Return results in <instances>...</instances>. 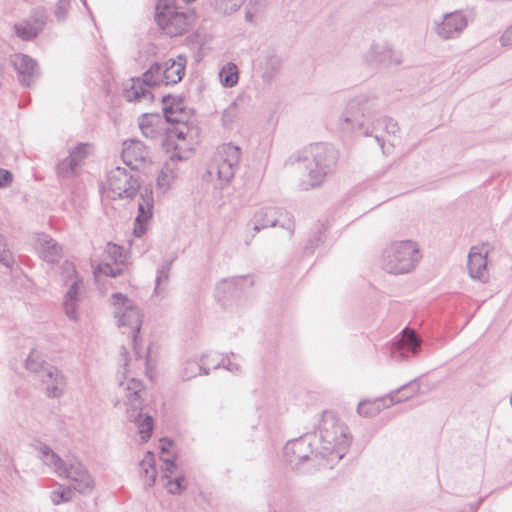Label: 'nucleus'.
I'll list each match as a JSON object with an SVG mask.
<instances>
[{"label": "nucleus", "mask_w": 512, "mask_h": 512, "mask_svg": "<svg viewBox=\"0 0 512 512\" xmlns=\"http://www.w3.org/2000/svg\"><path fill=\"white\" fill-rule=\"evenodd\" d=\"M422 259L419 245L413 240H396L388 243L381 253L382 269L392 275L412 272Z\"/></svg>", "instance_id": "8"}, {"label": "nucleus", "mask_w": 512, "mask_h": 512, "mask_svg": "<svg viewBox=\"0 0 512 512\" xmlns=\"http://www.w3.org/2000/svg\"><path fill=\"white\" fill-rule=\"evenodd\" d=\"M243 277H230L222 279L215 288V297L224 307H232L239 300L242 292Z\"/></svg>", "instance_id": "22"}, {"label": "nucleus", "mask_w": 512, "mask_h": 512, "mask_svg": "<svg viewBox=\"0 0 512 512\" xmlns=\"http://www.w3.org/2000/svg\"><path fill=\"white\" fill-rule=\"evenodd\" d=\"M122 160L131 170H140L151 162V152L141 141L130 139L123 143Z\"/></svg>", "instance_id": "19"}, {"label": "nucleus", "mask_w": 512, "mask_h": 512, "mask_svg": "<svg viewBox=\"0 0 512 512\" xmlns=\"http://www.w3.org/2000/svg\"><path fill=\"white\" fill-rule=\"evenodd\" d=\"M0 262L6 267H12V265L14 264V257L12 253L7 249L1 250Z\"/></svg>", "instance_id": "47"}, {"label": "nucleus", "mask_w": 512, "mask_h": 512, "mask_svg": "<svg viewBox=\"0 0 512 512\" xmlns=\"http://www.w3.org/2000/svg\"><path fill=\"white\" fill-rule=\"evenodd\" d=\"M500 43L502 46H512V24L501 35Z\"/></svg>", "instance_id": "48"}, {"label": "nucleus", "mask_w": 512, "mask_h": 512, "mask_svg": "<svg viewBox=\"0 0 512 512\" xmlns=\"http://www.w3.org/2000/svg\"><path fill=\"white\" fill-rule=\"evenodd\" d=\"M172 261H165L157 269L154 295L164 298L168 291Z\"/></svg>", "instance_id": "32"}, {"label": "nucleus", "mask_w": 512, "mask_h": 512, "mask_svg": "<svg viewBox=\"0 0 512 512\" xmlns=\"http://www.w3.org/2000/svg\"><path fill=\"white\" fill-rule=\"evenodd\" d=\"M253 231L258 233L268 227L279 226L290 232H294V220L289 213L279 207L266 206L257 210L252 218Z\"/></svg>", "instance_id": "14"}, {"label": "nucleus", "mask_w": 512, "mask_h": 512, "mask_svg": "<svg viewBox=\"0 0 512 512\" xmlns=\"http://www.w3.org/2000/svg\"><path fill=\"white\" fill-rule=\"evenodd\" d=\"M186 65L187 58L184 55H178L175 59L170 58L161 63H154L142 78H132L125 84L124 98L128 102L152 103L154 95L150 88L179 83L185 75Z\"/></svg>", "instance_id": "1"}, {"label": "nucleus", "mask_w": 512, "mask_h": 512, "mask_svg": "<svg viewBox=\"0 0 512 512\" xmlns=\"http://www.w3.org/2000/svg\"><path fill=\"white\" fill-rule=\"evenodd\" d=\"M173 446L171 441L161 440L160 450H161V460L163 461V471L164 477L169 478L172 474H174L176 470V464L174 461L173 453L170 451V448Z\"/></svg>", "instance_id": "34"}, {"label": "nucleus", "mask_w": 512, "mask_h": 512, "mask_svg": "<svg viewBox=\"0 0 512 512\" xmlns=\"http://www.w3.org/2000/svg\"><path fill=\"white\" fill-rule=\"evenodd\" d=\"M270 512H279L276 508H271Z\"/></svg>", "instance_id": "54"}, {"label": "nucleus", "mask_w": 512, "mask_h": 512, "mask_svg": "<svg viewBox=\"0 0 512 512\" xmlns=\"http://www.w3.org/2000/svg\"><path fill=\"white\" fill-rule=\"evenodd\" d=\"M113 318L123 333H130L133 339V349L136 361L147 364V354H142L138 347V333L140 332L143 314L140 308L122 293L111 296Z\"/></svg>", "instance_id": "9"}, {"label": "nucleus", "mask_w": 512, "mask_h": 512, "mask_svg": "<svg viewBox=\"0 0 512 512\" xmlns=\"http://www.w3.org/2000/svg\"><path fill=\"white\" fill-rule=\"evenodd\" d=\"M468 26V18L463 11L443 14L433 22V31L442 40H452L460 37Z\"/></svg>", "instance_id": "15"}, {"label": "nucleus", "mask_w": 512, "mask_h": 512, "mask_svg": "<svg viewBox=\"0 0 512 512\" xmlns=\"http://www.w3.org/2000/svg\"><path fill=\"white\" fill-rule=\"evenodd\" d=\"M221 363L225 369H227L231 372H236V371L240 370L239 364L232 362L229 358L222 357Z\"/></svg>", "instance_id": "50"}, {"label": "nucleus", "mask_w": 512, "mask_h": 512, "mask_svg": "<svg viewBox=\"0 0 512 512\" xmlns=\"http://www.w3.org/2000/svg\"><path fill=\"white\" fill-rule=\"evenodd\" d=\"M142 134L149 139H154L158 135V130L148 122V118H143L139 123Z\"/></svg>", "instance_id": "42"}, {"label": "nucleus", "mask_w": 512, "mask_h": 512, "mask_svg": "<svg viewBox=\"0 0 512 512\" xmlns=\"http://www.w3.org/2000/svg\"><path fill=\"white\" fill-rule=\"evenodd\" d=\"M398 131V125L395 121L390 118H379L373 122L372 127H365L363 134L365 136H371L375 139L376 143L381 147L383 153H385V142L387 135H394Z\"/></svg>", "instance_id": "28"}, {"label": "nucleus", "mask_w": 512, "mask_h": 512, "mask_svg": "<svg viewBox=\"0 0 512 512\" xmlns=\"http://www.w3.org/2000/svg\"><path fill=\"white\" fill-rule=\"evenodd\" d=\"M316 443L312 435H305L289 441L284 447V453L290 465L298 467L306 461L314 462L316 458Z\"/></svg>", "instance_id": "16"}, {"label": "nucleus", "mask_w": 512, "mask_h": 512, "mask_svg": "<svg viewBox=\"0 0 512 512\" xmlns=\"http://www.w3.org/2000/svg\"><path fill=\"white\" fill-rule=\"evenodd\" d=\"M105 252L109 260L113 262H104L97 265L94 269L95 277L101 275L109 276L112 278L118 277L123 274L126 263V256L124 249L116 244L108 243L105 248Z\"/></svg>", "instance_id": "20"}, {"label": "nucleus", "mask_w": 512, "mask_h": 512, "mask_svg": "<svg viewBox=\"0 0 512 512\" xmlns=\"http://www.w3.org/2000/svg\"><path fill=\"white\" fill-rule=\"evenodd\" d=\"M420 390V384L413 380L403 385L399 389L390 392L388 395L374 400H363L358 404L357 413L363 417H373L379 414L383 409L394 404L406 401L417 395Z\"/></svg>", "instance_id": "13"}, {"label": "nucleus", "mask_w": 512, "mask_h": 512, "mask_svg": "<svg viewBox=\"0 0 512 512\" xmlns=\"http://www.w3.org/2000/svg\"><path fill=\"white\" fill-rule=\"evenodd\" d=\"M489 245L482 244L473 246L468 254V271L473 279L486 281L487 279V256L489 253Z\"/></svg>", "instance_id": "25"}, {"label": "nucleus", "mask_w": 512, "mask_h": 512, "mask_svg": "<svg viewBox=\"0 0 512 512\" xmlns=\"http://www.w3.org/2000/svg\"><path fill=\"white\" fill-rule=\"evenodd\" d=\"M312 436L317 441L316 455L326 460L323 466L330 468L344 457L351 443L347 426L332 412L323 413Z\"/></svg>", "instance_id": "3"}, {"label": "nucleus", "mask_w": 512, "mask_h": 512, "mask_svg": "<svg viewBox=\"0 0 512 512\" xmlns=\"http://www.w3.org/2000/svg\"><path fill=\"white\" fill-rule=\"evenodd\" d=\"M166 487L169 493L178 494L186 487L185 478L183 476H177L173 480H168Z\"/></svg>", "instance_id": "41"}, {"label": "nucleus", "mask_w": 512, "mask_h": 512, "mask_svg": "<svg viewBox=\"0 0 512 512\" xmlns=\"http://www.w3.org/2000/svg\"><path fill=\"white\" fill-rule=\"evenodd\" d=\"M140 191L138 199V214L135 218L134 234L141 237L147 230V225L153 216L154 197L150 187L140 188L138 177L128 173L125 168L115 167L107 175L105 192L107 196L116 198H132Z\"/></svg>", "instance_id": "2"}, {"label": "nucleus", "mask_w": 512, "mask_h": 512, "mask_svg": "<svg viewBox=\"0 0 512 512\" xmlns=\"http://www.w3.org/2000/svg\"><path fill=\"white\" fill-rule=\"evenodd\" d=\"M164 114H165V118L168 122H171V123H179V120L175 117L172 116V111L171 109L169 108H164Z\"/></svg>", "instance_id": "51"}, {"label": "nucleus", "mask_w": 512, "mask_h": 512, "mask_svg": "<svg viewBox=\"0 0 512 512\" xmlns=\"http://www.w3.org/2000/svg\"><path fill=\"white\" fill-rule=\"evenodd\" d=\"M371 66L392 67L402 62L401 55L387 44H373L364 55Z\"/></svg>", "instance_id": "23"}, {"label": "nucleus", "mask_w": 512, "mask_h": 512, "mask_svg": "<svg viewBox=\"0 0 512 512\" xmlns=\"http://www.w3.org/2000/svg\"><path fill=\"white\" fill-rule=\"evenodd\" d=\"M187 157L174 152L161 168L156 181L157 191L161 194L168 192L184 172Z\"/></svg>", "instance_id": "17"}, {"label": "nucleus", "mask_w": 512, "mask_h": 512, "mask_svg": "<svg viewBox=\"0 0 512 512\" xmlns=\"http://www.w3.org/2000/svg\"><path fill=\"white\" fill-rule=\"evenodd\" d=\"M171 136H175L179 140L185 141L188 137H191L190 130L185 124H178L171 132Z\"/></svg>", "instance_id": "45"}, {"label": "nucleus", "mask_w": 512, "mask_h": 512, "mask_svg": "<svg viewBox=\"0 0 512 512\" xmlns=\"http://www.w3.org/2000/svg\"><path fill=\"white\" fill-rule=\"evenodd\" d=\"M219 80L224 87H234L239 81L237 65L231 62L226 63L219 71Z\"/></svg>", "instance_id": "35"}, {"label": "nucleus", "mask_w": 512, "mask_h": 512, "mask_svg": "<svg viewBox=\"0 0 512 512\" xmlns=\"http://www.w3.org/2000/svg\"><path fill=\"white\" fill-rule=\"evenodd\" d=\"M44 385L46 395L50 398H59L64 394L66 379L63 373L54 366H47L39 376Z\"/></svg>", "instance_id": "26"}, {"label": "nucleus", "mask_w": 512, "mask_h": 512, "mask_svg": "<svg viewBox=\"0 0 512 512\" xmlns=\"http://www.w3.org/2000/svg\"><path fill=\"white\" fill-rule=\"evenodd\" d=\"M203 356H208V358L205 359L208 363V366H206L208 373L210 369H217L222 366L221 357L217 353L204 354Z\"/></svg>", "instance_id": "46"}, {"label": "nucleus", "mask_w": 512, "mask_h": 512, "mask_svg": "<svg viewBox=\"0 0 512 512\" xmlns=\"http://www.w3.org/2000/svg\"><path fill=\"white\" fill-rule=\"evenodd\" d=\"M421 343V338L413 329L404 328L391 345V357L397 361L407 360L409 354H418Z\"/></svg>", "instance_id": "18"}, {"label": "nucleus", "mask_w": 512, "mask_h": 512, "mask_svg": "<svg viewBox=\"0 0 512 512\" xmlns=\"http://www.w3.org/2000/svg\"><path fill=\"white\" fill-rule=\"evenodd\" d=\"M139 475L147 487L154 485L157 471L155 467V455L148 451L139 463Z\"/></svg>", "instance_id": "31"}, {"label": "nucleus", "mask_w": 512, "mask_h": 512, "mask_svg": "<svg viewBox=\"0 0 512 512\" xmlns=\"http://www.w3.org/2000/svg\"><path fill=\"white\" fill-rule=\"evenodd\" d=\"M12 173L8 170H0V188L8 186L12 182Z\"/></svg>", "instance_id": "49"}, {"label": "nucleus", "mask_w": 512, "mask_h": 512, "mask_svg": "<svg viewBox=\"0 0 512 512\" xmlns=\"http://www.w3.org/2000/svg\"><path fill=\"white\" fill-rule=\"evenodd\" d=\"M476 509H477V507H475L474 510H472V512H475Z\"/></svg>", "instance_id": "55"}, {"label": "nucleus", "mask_w": 512, "mask_h": 512, "mask_svg": "<svg viewBox=\"0 0 512 512\" xmlns=\"http://www.w3.org/2000/svg\"><path fill=\"white\" fill-rule=\"evenodd\" d=\"M90 152L91 146L88 143H80L70 149L69 155L57 166L58 176L61 178H70L77 175Z\"/></svg>", "instance_id": "21"}, {"label": "nucleus", "mask_w": 512, "mask_h": 512, "mask_svg": "<svg viewBox=\"0 0 512 512\" xmlns=\"http://www.w3.org/2000/svg\"><path fill=\"white\" fill-rule=\"evenodd\" d=\"M43 22L37 24H18L14 26L16 35L23 40H31L38 36L42 30Z\"/></svg>", "instance_id": "36"}, {"label": "nucleus", "mask_w": 512, "mask_h": 512, "mask_svg": "<svg viewBox=\"0 0 512 512\" xmlns=\"http://www.w3.org/2000/svg\"><path fill=\"white\" fill-rule=\"evenodd\" d=\"M240 159L241 150L238 146L232 143L221 145L208 164L203 179L209 182L218 181L219 187L223 188L234 178Z\"/></svg>", "instance_id": "11"}, {"label": "nucleus", "mask_w": 512, "mask_h": 512, "mask_svg": "<svg viewBox=\"0 0 512 512\" xmlns=\"http://www.w3.org/2000/svg\"><path fill=\"white\" fill-rule=\"evenodd\" d=\"M118 390L128 419L136 425L141 439L147 441L152 435L154 421L151 415L143 413L147 394L144 384L126 375L119 382Z\"/></svg>", "instance_id": "5"}, {"label": "nucleus", "mask_w": 512, "mask_h": 512, "mask_svg": "<svg viewBox=\"0 0 512 512\" xmlns=\"http://www.w3.org/2000/svg\"><path fill=\"white\" fill-rule=\"evenodd\" d=\"M39 256L48 263L57 262L62 255V248L46 234H40L36 241Z\"/></svg>", "instance_id": "29"}, {"label": "nucleus", "mask_w": 512, "mask_h": 512, "mask_svg": "<svg viewBox=\"0 0 512 512\" xmlns=\"http://www.w3.org/2000/svg\"><path fill=\"white\" fill-rule=\"evenodd\" d=\"M298 160L304 163L307 181L302 189L319 187L332 174L338 162V152L329 144H311L302 150Z\"/></svg>", "instance_id": "7"}, {"label": "nucleus", "mask_w": 512, "mask_h": 512, "mask_svg": "<svg viewBox=\"0 0 512 512\" xmlns=\"http://www.w3.org/2000/svg\"><path fill=\"white\" fill-rule=\"evenodd\" d=\"M476 509H477V507H475L474 510H472V512H475Z\"/></svg>", "instance_id": "56"}, {"label": "nucleus", "mask_w": 512, "mask_h": 512, "mask_svg": "<svg viewBox=\"0 0 512 512\" xmlns=\"http://www.w3.org/2000/svg\"><path fill=\"white\" fill-rule=\"evenodd\" d=\"M325 239L324 231L319 230L313 234L309 239L307 246L305 247L306 252L313 253L314 249L318 247Z\"/></svg>", "instance_id": "43"}, {"label": "nucleus", "mask_w": 512, "mask_h": 512, "mask_svg": "<svg viewBox=\"0 0 512 512\" xmlns=\"http://www.w3.org/2000/svg\"><path fill=\"white\" fill-rule=\"evenodd\" d=\"M37 449L43 464L57 476L68 479L72 483L73 490L84 495L92 493L95 486L94 479L77 457L69 456L63 460L44 443H39Z\"/></svg>", "instance_id": "4"}, {"label": "nucleus", "mask_w": 512, "mask_h": 512, "mask_svg": "<svg viewBox=\"0 0 512 512\" xmlns=\"http://www.w3.org/2000/svg\"><path fill=\"white\" fill-rule=\"evenodd\" d=\"M245 0H214L215 9L223 14L230 15L237 11Z\"/></svg>", "instance_id": "38"}, {"label": "nucleus", "mask_w": 512, "mask_h": 512, "mask_svg": "<svg viewBox=\"0 0 512 512\" xmlns=\"http://www.w3.org/2000/svg\"><path fill=\"white\" fill-rule=\"evenodd\" d=\"M176 0H158L155 7V21L165 34L174 37L187 31L191 16L178 11Z\"/></svg>", "instance_id": "12"}, {"label": "nucleus", "mask_w": 512, "mask_h": 512, "mask_svg": "<svg viewBox=\"0 0 512 512\" xmlns=\"http://www.w3.org/2000/svg\"><path fill=\"white\" fill-rule=\"evenodd\" d=\"M47 366L50 365L45 362L42 355L37 350H32L26 359V369L39 376Z\"/></svg>", "instance_id": "37"}, {"label": "nucleus", "mask_w": 512, "mask_h": 512, "mask_svg": "<svg viewBox=\"0 0 512 512\" xmlns=\"http://www.w3.org/2000/svg\"><path fill=\"white\" fill-rule=\"evenodd\" d=\"M282 67V59L277 55H269L263 64L262 79L265 83H271Z\"/></svg>", "instance_id": "33"}, {"label": "nucleus", "mask_w": 512, "mask_h": 512, "mask_svg": "<svg viewBox=\"0 0 512 512\" xmlns=\"http://www.w3.org/2000/svg\"><path fill=\"white\" fill-rule=\"evenodd\" d=\"M69 288L64 295L63 308L66 316L72 320H78V305L81 300V295L84 291V284L82 278H77L69 283Z\"/></svg>", "instance_id": "27"}, {"label": "nucleus", "mask_w": 512, "mask_h": 512, "mask_svg": "<svg viewBox=\"0 0 512 512\" xmlns=\"http://www.w3.org/2000/svg\"><path fill=\"white\" fill-rule=\"evenodd\" d=\"M61 274L66 285L73 282V280H76L77 278H81L77 273L74 264L70 261L63 262L61 266Z\"/></svg>", "instance_id": "40"}, {"label": "nucleus", "mask_w": 512, "mask_h": 512, "mask_svg": "<svg viewBox=\"0 0 512 512\" xmlns=\"http://www.w3.org/2000/svg\"><path fill=\"white\" fill-rule=\"evenodd\" d=\"M379 108L378 95L374 91L360 93L350 99L340 116L339 126L343 131L363 130L365 119L371 117Z\"/></svg>", "instance_id": "10"}, {"label": "nucleus", "mask_w": 512, "mask_h": 512, "mask_svg": "<svg viewBox=\"0 0 512 512\" xmlns=\"http://www.w3.org/2000/svg\"><path fill=\"white\" fill-rule=\"evenodd\" d=\"M59 485L58 490H54L50 493V499L54 505H60L65 502H69L72 499L73 492L68 487Z\"/></svg>", "instance_id": "39"}, {"label": "nucleus", "mask_w": 512, "mask_h": 512, "mask_svg": "<svg viewBox=\"0 0 512 512\" xmlns=\"http://www.w3.org/2000/svg\"><path fill=\"white\" fill-rule=\"evenodd\" d=\"M70 6L69 0H58L55 8V16L59 21H64Z\"/></svg>", "instance_id": "44"}, {"label": "nucleus", "mask_w": 512, "mask_h": 512, "mask_svg": "<svg viewBox=\"0 0 512 512\" xmlns=\"http://www.w3.org/2000/svg\"><path fill=\"white\" fill-rule=\"evenodd\" d=\"M206 358H208V356H201L200 358L195 356L193 358L186 359L179 372L180 378L183 381H188L197 375L208 374L206 370V366H208V363L205 360Z\"/></svg>", "instance_id": "30"}, {"label": "nucleus", "mask_w": 512, "mask_h": 512, "mask_svg": "<svg viewBox=\"0 0 512 512\" xmlns=\"http://www.w3.org/2000/svg\"><path fill=\"white\" fill-rule=\"evenodd\" d=\"M254 19V14L250 10H246L245 12V20L249 23H252Z\"/></svg>", "instance_id": "52"}, {"label": "nucleus", "mask_w": 512, "mask_h": 512, "mask_svg": "<svg viewBox=\"0 0 512 512\" xmlns=\"http://www.w3.org/2000/svg\"><path fill=\"white\" fill-rule=\"evenodd\" d=\"M118 390L128 419L136 425L141 439L147 441L152 435L154 421L151 415L143 413L147 394L144 384L126 375L119 382Z\"/></svg>", "instance_id": "6"}, {"label": "nucleus", "mask_w": 512, "mask_h": 512, "mask_svg": "<svg viewBox=\"0 0 512 512\" xmlns=\"http://www.w3.org/2000/svg\"><path fill=\"white\" fill-rule=\"evenodd\" d=\"M0 246H5L4 238L0 235Z\"/></svg>", "instance_id": "53"}, {"label": "nucleus", "mask_w": 512, "mask_h": 512, "mask_svg": "<svg viewBox=\"0 0 512 512\" xmlns=\"http://www.w3.org/2000/svg\"><path fill=\"white\" fill-rule=\"evenodd\" d=\"M11 63L17 72L19 82L30 87L39 77V68L34 59L25 54H15Z\"/></svg>", "instance_id": "24"}]
</instances>
